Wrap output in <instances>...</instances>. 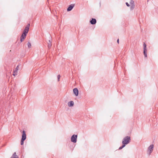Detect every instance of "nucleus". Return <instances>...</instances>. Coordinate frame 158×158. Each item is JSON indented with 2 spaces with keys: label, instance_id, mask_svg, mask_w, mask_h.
Segmentation results:
<instances>
[{
  "label": "nucleus",
  "instance_id": "nucleus-12",
  "mask_svg": "<svg viewBox=\"0 0 158 158\" xmlns=\"http://www.w3.org/2000/svg\"><path fill=\"white\" fill-rule=\"evenodd\" d=\"M11 158H19L18 156L16 155V152H14L11 157Z\"/></svg>",
  "mask_w": 158,
  "mask_h": 158
},
{
  "label": "nucleus",
  "instance_id": "nucleus-10",
  "mask_svg": "<svg viewBox=\"0 0 158 158\" xmlns=\"http://www.w3.org/2000/svg\"><path fill=\"white\" fill-rule=\"evenodd\" d=\"M68 106L69 107H71L73 106L74 102L73 101H71L69 102L68 104Z\"/></svg>",
  "mask_w": 158,
  "mask_h": 158
},
{
  "label": "nucleus",
  "instance_id": "nucleus-13",
  "mask_svg": "<svg viewBox=\"0 0 158 158\" xmlns=\"http://www.w3.org/2000/svg\"><path fill=\"white\" fill-rule=\"evenodd\" d=\"M135 5H131V6L130 7V10H133L135 8Z\"/></svg>",
  "mask_w": 158,
  "mask_h": 158
},
{
  "label": "nucleus",
  "instance_id": "nucleus-4",
  "mask_svg": "<svg viewBox=\"0 0 158 158\" xmlns=\"http://www.w3.org/2000/svg\"><path fill=\"white\" fill-rule=\"evenodd\" d=\"M143 54L145 57L147 56V49L146 48V45L145 43H144L143 44Z\"/></svg>",
  "mask_w": 158,
  "mask_h": 158
},
{
  "label": "nucleus",
  "instance_id": "nucleus-1",
  "mask_svg": "<svg viewBox=\"0 0 158 158\" xmlns=\"http://www.w3.org/2000/svg\"><path fill=\"white\" fill-rule=\"evenodd\" d=\"M130 137L129 136H126L123 139L122 143L123 144L126 145L130 143Z\"/></svg>",
  "mask_w": 158,
  "mask_h": 158
},
{
  "label": "nucleus",
  "instance_id": "nucleus-20",
  "mask_svg": "<svg viewBox=\"0 0 158 158\" xmlns=\"http://www.w3.org/2000/svg\"><path fill=\"white\" fill-rule=\"evenodd\" d=\"M24 140L21 139V145H23V144L24 143Z\"/></svg>",
  "mask_w": 158,
  "mask_h": 158
},
{
  "label": "nucleus",
  "instance_id": "nucleus-21",
  "mask_svg": "<svg viewBox=\"0 0 158 158\" xmlns=\"http://www.w3.org/2000/svg\"><path fill=\"white\" fill-rule=\"evenodd\" d=\"M30 23H28L27 25V26L25 27V28H28L29 29V27H30Z\"/></svg>",
  "mask_w": 158,
  "mask_h": 158
},
{
  "label": "nucleus",
  "instance_id": "nucleus-2",
  "mask_svg": "<svg viewBox=\"0 0 158 158\" xmlns=\"http://www.w3.org/2000/svg\"><path fill=\"white\" fill-rule=\"evenodd\" d=\"M77 135H73L71 138V141L74 143H76L77 141Z\"/></svg>",
  "mask_w": 158,
  "mask_h": 158
},
{
  "label": "nucleus",
  "instance_id": "nucleus-25",
  "mask_svg": "<svg viewBox=\"0 0 158 158\" xmlns=\"http://www.w3.org/2000/svg\"><path fill=\"white\" fill-rule=\"evenodd\" d=\"M117 43L118 44L119 43V39H118L117 41Z\"/></svg>",
  "mask_w": 158,
  "mask_h": 158
},
{
  "label": "nucleus",
  "instance_id": "nucleus-8",
  "mask_svg": "<svg viewBox=\"0 0 158 158\" xmlns=\"http://www.w3.org/2000/svg\"><path fill=\"white\" fill-rule=\"evenodd\" d=\"M74 94L76 96H77L78 95V90L77 88H75L73 89Z\"/></svg>",
  "mask_w": 158,
  "mask_h": 158
},
{
  "label": "nucleus",
  "instance_id": "nucleus-17",
  "mask_svg": "<svg viewBox=\"0 0 158 158\" xmlns=\"http://www.w3.org/2000/svg\"><path fill=\"white\" fill-rule=\"evenodd\" d=\"M125 146V145L123 144L119 148V150H121Z\"/></svg>",
  "mask_w": 158,
  "mask_h": 158
},
{
  "label": "nucleus",
  "instance_id": "nucleus-11",
  "mask_svg": "<svg viewBox=\"0 0 158 158\" xmlns=\"http://www.w3.org/2000/svg\"><path fill=\"white\" fill-rule=\"evenodd\" d=\"M48 47L49 48H50L52 46L51 41L50 40H49L48 42Z\"/></svg>",
  "mask_w": 158,
  "mask_h": 158
},
{
  "label": "nucleus",
  "instance_id": "nucleus-23",
  "mask_svg": "<svg viewBox=\"0 0 158 158\" xmlns=\"http://www.w3.org/2000/svg\"><path fill=\"white\" fill-rule=\"evenodd\" d=\"M24 39V38H20V41H21V42H23V41Z\"/></svg>",
  "mask_w": 158,
  "mask_h": 158
},
{
  "label": "nucleus",
  "instance_id": "nucleus-22",
  "mask_svg": "<svg viewBox=\"0 0 158 158\" xmlns=\"http://www.w3.org/2000/svg\"><path fill=\"white\" fill-rule=\"evenodd\" d=\"M13 75L14 76H15V75H17V73H16V72H15V71H14L13 73Z\"/></svg>",
  "mask_w": 158,
  "mask_h": 158
},
{
  "label": "nucleus",
  "instance_id": "nucleus-19",
  "mask_svg": "<svg viewBox=\"0 0 158 158\" xmlns=\"http://www.w3.org/2000/svg\"><path fill=\"white\" fill-rule=\"evenodd\" d=\"M60 75H58L57 76V78H58V81H60Z\"/></svg>",
  "mask_w": 158,
  "mask_h": 158
},
{
  "label": "nucleus",
  "instance_id": "nucleus-3",
  "mask_svg": "<svg viewBox=\"0 0 158 158\" xmlns=\"http://www.w3.org/2000/svg\"><path fill=\"white\" fill-rule=\"evenodd\" d=\"M154 148V145L153 144H151L148 147V153L149 154V155H150L151 153L153 151Z\"/></svg>",
  "mask_w": 158,
  "mask_h": 158
},
{
  "label": "nucleus",
  "instance_id": "nucleus-6",
  "mask_svg": "<svg viewBox=\"0 0 158 158\" xmlns=\"http://www.w3.org/2000/svg\"><path fill=\"white\" fill-rule=\"evenodd\" d=\"M26 138V134L25 133V131H23V134L22 135V137L21 139L25 140Z\"/></svg>",
  "mask_w": 158,
  "mask_h": 158
},
{
  "label": "nucleus",
  "instance_id": "nucleus-9",
  "mask_svg": "<svg viewBox=\"0 0 158 158\" xmlns=\"http://www.w3.org/2000/svg\"><path fill=\"white\" fill-rule=\"evenodd\" d=\"M29 29L28 28H25L23 32V34H25V35H26L28 33V31H29Z\"/></svg>",
  "mask_w": 158,
  "mask_h": 158
},
{
  "label": "nucleus",
  "instance_id": "nucleus-7",
  "mask_svg": "<svg viewBox=\"0 0 158 158\" xmlns=\"http://www.w3.org/2000/svg\"><path fill=\"white\" fill-rule=\"evenodd\" d=\"M74 4H72L70 5L67 9L68 11H70L72 10L73 7H74Z\"/></svg>",
  "mask_w": 158,
  "mask_h": 158
},
{
  "label": "nucleus",
  "instance_id": "nucleus-18",
  "mask_svg": "<svg viewBox=\"0 0 158 158\" xmlns=\"http://www.w3.org/2000/svg\"><path fill=\"white\" fill-rule=\"evenodd\" d=\"M27 46L28 48H30L31 47V44L30 42H28L27 44Z\"/></svg>",
  "mask_w": 158,
  "mask_h": 158
},
{
  "label": "nucleus",
  "instance_id": "nucleus-15",
  "mask_svg": "<svg viewBox=\"0 0 158 158\" xmlns=\"http://www.w3.org/2000/svg\"><path fill=\"white\" fill-rule=\"evenodd\" d=\"M130 3L131 4V5H135L134 2L133 0H131L130 2Z\"/></svg>",
  "mask_w": 158,
  "mask_h": 158
},
{
  "label": "nucleus",
  "instance_id": "nucleus-24",
  "mask_svg": "<svg viewBox=\"0 0 158 158\" xmlns=\"http://www.w3.org/2000/svg\"><path fill=\"white\" fill-rule=\"evenodd\" d=\"M126 4L127 6L129 7L130 6V5L128 2H126Z\"/></svg>",
  "mask_w": 158,
  "mask_h": 158
},
{
  "label": "nucleus",
  "instance_id": "nucleus-16",
  "mask_svg": "<svg viewBox=\"0 0 158 158\" xmlns=\"http://www.w3.org/2000/svg\"><path fill=\"white\" fill-rule=\"evenodd\" d=\"M18 67H19V65H18L16 67V68H15V70H14L15 71V72H16V73H17L18 71V69H19Z\"/></svg>",
  "mask_w": 158,
  "mask_h": 158
},
{
  "label": "nucleus",
  "instance_id": "nucleus-5",
  "mask_svg": "<svg viewBox=\"0 0 158 158\" xmlns=\"http://www.w3.org/2000/svg\"><path fill=\"white\" fill-rule=\"evenodd\" d=\"M96 22L97 21L95 19L92 18L90 20V23L92 25L95 24Z\"/></svg>",
  "mask_w": 158,
  "mask_h": 158
},
{
  "label": "nucleus",
  "instance_id": "nucleus-14",
  "mask_svg": "<svg viewBox=\"0 0 158 158\" xmlns=\"http://www.w3.org/2000/svg\"><path fill=\"white\" fill-rule=\"evenodd\" d=\"M26 35H25V34H22L20 38H24V39L26 38Z\"/></svg>",
  "mask_w": 158,
  "mask_h": 158
}]
</instances>
